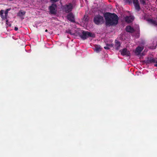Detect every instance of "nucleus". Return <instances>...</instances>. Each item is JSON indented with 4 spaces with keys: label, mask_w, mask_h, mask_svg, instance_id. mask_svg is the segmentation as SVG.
<instances>
[{
    "label": "nucleus",
    "mask_w": 157,
    "mask_h": 157,
    "mask_svg": "<svg viewBox=\"0 0 157 157\" xmlns=\"http://www.w3.org/2000/svg\"><path fill=\"white\" fill-rule=\"evenodd\" d=\"M133 17L131 16H127L125 17V21L128 23L132 22L133 21Z\"/></svg>",
    "instance_id": "obj_10"
},
{
    "label": "nucleus",
    "mask_w": 157,
    "mask_h": 157,
    "mask_svg": "<svg viewBox=\"0 0 157 157\" xmlns=\"http://www.w3.org/2000/svg\"><path fill=\"white\" fill-rule=\"evenodd\" d=\"M144 48L142 47H140V46H138L136 48L135 50V52L136 53H137L138 54H140L141 52L142 51Z\"/></svg>",
    "instance_id": "obj_14"
},
{
    "label": "nucleus",
    "mask_w": 157,
    "mask_h": 157,
    "mask_svg": "<svg viewBox=\"0 0 157 157\" xmlns=\"http://www.w3.org/2000/svg\"><path fill=\"white\" fill-rule=\"evenodd\" d=\"M125 29L127 32L130 33H132L135 31L134 29L130 26H127Z\"/></svg>",
    "instance_id": "obj_12"
},
{
    "label": "nucleus",
    "mask_w": 157,
    "mask_h": 157,
    "mask_svg": "<svg viewBox=\"0 0 157 157\" xmlns=\"http://www.w3.org/2000/svg\"><path fill=\"white\" fill-rule=\"evenodd\" d=\"M25 13L26 12L25 11L22 12L21 10H20L18 13L17 16L21 17L25 15Z\"/></svg>",
    "instance_id": "obj_16"
},
{
    "label": "nucleus",
    "mask_w": 157,
    "mask_h": 157,
    "mask_svg": "<svg viewBox=\"0 0 157 157\" xmlns=\"http://www.w3.org/2000/svg\"><path fill=\"white\" fill-rule=\"evenodd\" d=\"M57 6L56 4H52L49 7V10L51 14H55L57 11Z\"/></svg>",
    "instance_id": "obj_3"
},
{
    "label": "nucleus",
    "mask_w": 157,
    "mask_h": 157,
    "mask_svg": "<svg viewBox=\"0 0 157 157\" xmlns=\"http://www.w3.org/2000/svg\"><path fill=\"white\" fill-rule=\"evenodd\" d=\"M73 9V5L71 3L64 5L63 7V9L66 13H68L71 12Z\"/></svg>",
    "instance_id": "obj_4"
},
{
    "label": "nucleus",
    "mask_w": 157,
    "mask_h": 157,
    "mask_svg": "<svg viewBox=\"0 0 157 157\" xmlns=\"http://www.w3.org/2000/svg\"><path fill=\"white\" fill-rule=\"evenodd\" d=\"M121 54L122 56H129L130 55V53L129 51H128L127 48H124L122 50H120Z\"/></svg>",
    "instance_id": "obj_6"
},
{
    "label": "nucleus",
    "mask_w": 157,
    "mask_h": 157,
    "mask_svg": "<svg viewBox=\"0 0 157 157\" xmlns=\"http://www.w3.org/2000/svg\"><path fill=\"white\" fill-rule=\"evenodd\" d=\"M48 31V30L47 29H46L45 30V32H47Z\"/></svg>",
    "instance_id": "obj_26"
},
{
    "label": "nucleus",
    "mask_w": 157,
    "mask_h": 157,
    "mask_svg": "<svg viewBox=\"0 0 157 157\" xmlns=\"http://www.w3.org/2000/svg\"><path fill=\"white\" fill-rule=\"evenodd\" d=\"M94 21L97 25L102 24L104 22L103 17L100 15H96L94 17Z\"/></svg>",
    "instance_id": "obj_2"
},
{
    "label": "nucleus",
    "mask_w": 157,
    "mask_h": 157,
    "mask_svg": "<svg viewBox=\"0 0 157 157\" xmlns=\"http://www.w3.org/2000/svg\"><path fill=\"white\" fill-rule=\"evenodd\" d=\"M148 21L150 23L153 25H157V22L155 20H154L151 19H149Z\"/></svg>",
    "instance_id": "obj_15"
},
{
    "label": "nucleus",
    "mask_w": 157,
    "mask_h": 157,
    "mask_svg": "<svg viewBox=\"0 0 157 157\" xmlns=\"http://www.w3.org/2000/svg\"><path fill=\"white\" fill-rule=\"evenodd\" d=\"M140 1L141 3L143 5H146L145 0H140Z\"/></svg>",
    "instance_id": "obj_20"
},
{
    "label": "nucleus",
    "mask_w": 157,
    "mask_h": 157,
    "mask_svg": "<svg viewBox=\"0 0 157 157\" xmlns=\"http://www.w3.org/2000/svg\"><path fill=\"white\" fill-rule=\"evenodd\" d=\"M133 3L134 5L135 9L138 11H139L140 8L138 0H133Z\"/></svg>",
    "instance_id": "obj_8"
},
{
    "label": "nucleus",
    "mask_w": 157,
    "mask_h": 157,
    "mask_svg": "<svg viewBox=\"0 0 157 157\" xmlns=\"http://www.w3.org/2000/svg\"><path fill=\"white\" fill-rule=\"evenodd\" d=\"M95 50L97 52H99L101 51V48L100 46H97L95 47Z\"/></svg>",
    "instance_id": "obj_19"
},
{
    "label": "nucleus",
    "mask_w": 157,
    "mask_h": 157,
    "mask_svg": "<svg viewBox=\"0 0 157 157\" xmlns=\"http://www.w3.org/2000/svg\"><path fill=\"white\" fill-rule=\"evenodd\" d=\"M87 37H95V35L93 33H92L88 31H87Z\"/></svg>",
    "instance_id": "obj_17"
},
{
    "label": "nucleus",
    "mask_w": 157,
    "mask_h": 157,
    "mask_svg": "<svg viewBox=\"0 0 157 157\" xmlns=\"http://www.w3.org/2000/svg\"><path fill=\"white\" fill-rule=\"evenodd\" d=\"M154 66L156 67H157V63L154 64Z\"/></svg>",
    "instance_id": "obj_25"
},
{
    "label": "nucleus",
    "mask_w": 157,
    "mask_h": 157,
    "mask_svg": "<svg viewBox=\"0 0 157 157\" xmlns=\"http://www.w3.org/2000/svg\"><path fill=\"white\" fill-rule=\"evenodd\" d=\"M66 32L67 33L70 34L72 35H73V34L72 33L71 30L69 29H68L67 30H66Z\"/></svg>",
    "instance_id": "obj_21"
},
{
    "label": "nucleus",
    "mask_w": 157,
    "mask_h": 157,
    "mask_svg": "<svg viewBox=\"0 0 157 157\" xmlns=\"http://www.w3.org/2000/svg\"><path fill=\"white\" fill-rule=\"evenodd\" d=\"M51 2H58L59 0H50Z\"/></svg>",
    "instance_id": "obj_23"
},
{
    "label": "nucleus",
    "mask_w": 157,
    "mask_h": 157,
    "mask_svg": "<svg viewBox=\"0 0 157 157\" xmlns=\"http://www.w3.org/2000/svg\"><path fill=\"white\" fill-rule=\"evenodd\" d=\"M6 23L8 26H11V25L9 23L8 21L7 20L6 21Z\"/></svg>",
    "instance_id": "obj_22"
},
{
    "label": "nucleus",
    "mask_w": 157,
    "mask_h": 157,
    "mask_svg": "<svg viewBox=\"0 0 157 157\" xmlns=\"http://www.w3.org/2000/svg\"><path fill=\"white\" fill-rule=\"evenodd\" d=\"M67 19L70 21L72 22H75V16L72 13H69L67 16Z\"/></svg>",
    "instance_id": "obj_7"
},
{
    "label": "nucleus",
    "mask_w": 157,
    "mask_h": 157,
    "mask_svg": "<svg viewBox=\"0 0 157 157\" xmlns=\"http://www.w3.org/2000/svg\"><path fill=\"white\" fill-rule=\"evenodd\" d=\"M18 30V28L17 27H15L14 28V30L15 31H17Z\"/></svg>",
    "instance_id": "obj_24"
},
{
    "label": "nucleus",
    "mask_w": 157,
    "mask_h": 157,
    "mask_svg": "<svg viewBox=\"0 0 157 157\" xmlns=\"http://www.w3.org/2000/svg\"><path fill=\"white\" fill-rule=\"evenodd\" d=\"M156 59V58H148L146 61V63L148 64L155 63L156 64L157 63V60Z\"/></svg>",
    "instance_id": "obj_9"
},
{
    "label": "nucleus",
    "mask_w": 157,
    "mask_h": 157,
    "mask_svg": "<svg viewBox=\"0 0 157 157\" xmlns=\"http://www.w3.org/2000/svg\"><path fill=\"white\" fill-rule=\"evenodd\" d=\"M115 44L114 46L116 50H118L120 49L121 44L120 42L116 40H115Z\"/></svg>",
    "instance_id": "obj_13"
},
{
    "label": "nucleus",
    "mask_w": 157,
    "mask_h": 157,
    "mask_svg": "<svg viewBox=\"0 0 157 157\" xmlns=\"http://www.w3.org/2000/svg\"><path fill=\"white\" fill-rule=\"evenodd\" d=\"M87 31H83L82 34L80 36L82 40H84L87 37Z\"/></svg>",
    "instance_id": "obj_11"
},
{
    "label": "nucleus",
    "mask_w": 157,
    "mask_h": 157,
    "mask_svg": "<svg viewBox=\"0 0 157 157\" xmlns=\"http://www.w3.org/2000/svg\"><path fill=\"white\" fill-rule=\"evenodd\" d=\"M11 8H9L6 9L5 12V16H4L3 13L4 12V10H1L0 11V15L2 19H6L7 18L8 11L10 10Z\"/></svg>",
    "instance_id": "obj_5"
},
{
    "label": "nucleus",
    "mask_w": 157,
    "mask_h": 157,
    "mask_svg": "<svg viewBox=\"0 0 157 157\" xmlns=\"http://www.w3.org/2000/svg\"><path fill=\"white\" fill-rule=\"evenodd\" d=\"M104 16L106 24L109 25H115L117 24L119 18L115 13L107 12L104 14Z\"/></svg>",
    "instance_id": "obj_1"
},
{
    "label": "nucleus",
    "mask_w": 157,
    "mask_h": 157,
    "mask_svg": "<svg viewBox=\"0 0 157 157\" xmlns=\"http://www.w3.org/2000/svg\"><path fill=\"white\" fill-rule=\"evenodd\" d=\"M113 44H106V46H105L104 47V48L105 49H109L110 48H112L113 47Z\"/></svg>",
    "instance_id": "obj_18"
}]
</instances>
